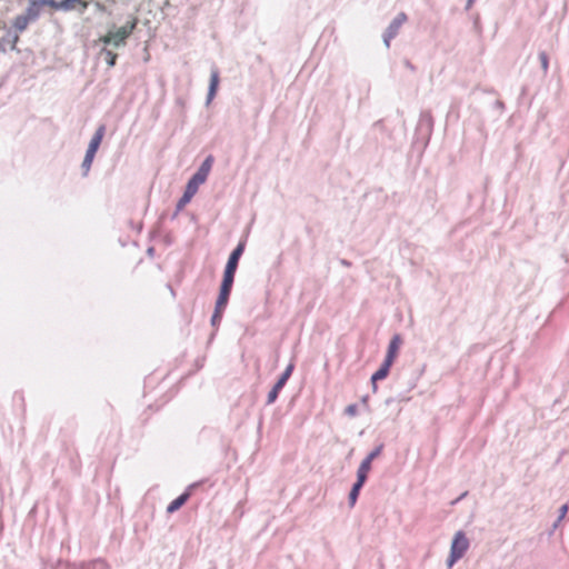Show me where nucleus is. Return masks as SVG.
<instances>
[{"instance_id": "1", "label": "nucleus", "mask_w": 569, "mask_h": 569, "mask_svg": "<svg viewBox=\"0 0 569 569\" xmlns=\"http://www.w3.org/2000/svg\"><path fill=\"white\" fill-rule=\"evenodd\" d=\"M134 28V23L131 26H123L113 31H109L106 36L101 37L100 40L104 44H112L113 47H119L124 44L127 38L131 34Z\"/></svg>"}, {"instance_id": "2", "label": "nucleus", "mask_w": 569, "mask_h": 569, "mask_svg": "<svg viewBox=\"0 0 569 569\" xmlns=\"http://www.w3.org/2000/svg\"><path fill=\"white\" fill-rule=\"evenodd\" d=\"M293 370H295V363H293V361H291L287 366L284 371L279 376L278 380L276 381V383L273 385V387L269 391L268 397H267V405H272L278 399V396H279L280 391L283 389V387L288 382V380L291 377Z\"/></svg>"}, {"instance_id": "3", "label": "nucleus", "mask_w": 569, "mask_h": 569, "mask_svg": "<svg viewBox=\"0 0 569 569\" xmlns=\"http://www.w3.org/2000/svg\"><path fill=\"white\" fill-rule=\"evenodd\" d=\"M468 548H469L468 538L466 537L463 531H458L451 541L450 551L452 553L458 555V557L462 558L465 556L466 551L468 550Z\"/></svg>"}, {"instance_id": "4", "label": "nucleus", "mask_w": 569, "mask_h": 569, "mask_svg": "<svg viewBox=\"0 0 569 569\" xmlns=\"http://www.w3.org/2000/svg\"><path fill=\"white\" fill-rule=\"evenodd\" d=\"M383 447H385L383 443H380L373 450H371L368 453V456L361 461L357 472L368 477V475L371 470L372 461L381 455Z\"/></svg>"}, {"instance_id": "5", "label": "nucleus", "mask_w": 569, "mask_h": 569, "mask_svg": "<svg viewBox=\"0 0 569 569\" xmlns=\"http://www.w3.org/2000/svg\"><path fill=\"white\" fill-rule=\"evenodd\" d=\"M198 486V483L190 485L184 492L173 499L167 507L168 513L178 511L190 498L191 491Z\"/></svg>"}, {"instance_id": "6", "label": "nucleus", "mask_w": 569, "mask_h": 569, "mask_svg": "<svg viewBox=\"0 0 569 569\" xmlns=\"http://www.w3.org/2000/svg\"><path fill=\"white\" fill-rule=\"evenodd\" d=\"M407 21V16L405 13H399L388 27L385 33V42L386 46L389 47L390 40L396 37L401 26Z\"/></svg>"}, {"instance_id": "7", "label": "nucleus", "mask_w": 569, "mask_h": 569, "mask_svg": "<svg viewBox=\"0 0 569 569\" xmlns=\"http://www.w3.org/2000/svg\"><path fill=\"white\" fill-rule=\"evenodd\" d=\"M244 248H246V241H240L237 244V247L229 254V258H228V261H227L224 268L231 269V271L236 272L238 269L239 260L244 252Z\"/></svg>"}, {"instance_id": "8", "label": "nucleus", "mask_w": 569, "mask_h": 569, "mask_svg": "<svg viewBox=\"0 0 569 569\" xmlns=\"http://www.w3.org/2000/svg\"><path fill=\"white\" fill-rule=\"evenodd\" d=\"M392 365V361L385 358L379 369L371 376V383L375 392L378 389L377 381L383 380L385 378L388 377Z\"/></svg>"}, {"instance_id": "9", "label": "nucleus", "mask_w": 569, "mask_h": 569, "mask_svg": "<svg viewBox=\"0 0 569 569\" xmlns=\"http://www.w3.org/2000/svg\"><path fill=\"white\" fill-rule=\"evenodd\" d=\"M367 479H368V477L357 472V480L352 485L351 490L348 496V502L351 508L356 505V502L359 498L360 491H361L362 487L365 486Z\"/></svg>"}, {"instance_id": "10", "label": "nucleus", "mask_w": 569, "mask_h": 569, "mask_svg": "<svg viewBox=\"0 0 569 569\" xmlns=\"http://www.w3.org/2000/svg\"><path fill=\"white\" fill-rule=\"evenodd\" d=\"M100 146L101 144H88V149H87L84 159L81 164V168L83 170V176H87V173L89 172L91 163L93 161V158H94L97 151L99 150Z\"/></svg>"}, {"instance_id": "11", "label": "nucleus", "mask_w": 569, "mask_h": 569, "mask_svg": "<svg viewBox=\"0 0 569 569\" xmlns=\"http://www.w3.org/2000/svg\"><path fill=\"white\" fill-rule=\"evenodd\" d=\"M107 563L103 559L98 558L87 562L73 563L70 569H106Z\"/></svg>"}, {"instance_id": "12", "label": "nucleus", "mask_w": 569, "mask_h": 569, "mask_svg": "<svg viewBox=\"0 0 569 569\" xmlns=\"http://www.w3.org/2000/svg\"><path fill=\"white\" fill-rule=\"evenodd\" d=\"M400 345H401L400 335H395L389 342L387 355L385 358L395 362V359L397 358Z\"/></svg>"}, {"instance_id": "13", "label": "nucleus", "mask_w": 569, "mask_h": 569, "mask_svg": "<svg viewBox=\"0 0 569 569\" xmlns=\"http://www.w3.org/2000/svg\"><path fill=\"white\" fill-rule=\"evenodd\" d=\"M213 161V156L209 154L193 174L198 176L199 178L206 181L211 171Z\"/></svg>"}, {"instance_id": "14", "label": "nucleus", "mask_w": 569, "mask_h": 569, "mask_svg": "<svg viewBox=\"0 0 569 569\" xmlns=\"http://www.w3.org/2000/svg\"><path fill=\"white\" fill-rule=\"evenodd\" d=\"M236 272L224 268L220 289L232 290Z\"/></svg>"}, {"instance_id": "15", "label": "nucleus", "mask_w": 569, "mask_h": 569, "mask_svg": "<svg viewBox=\"0 0 569 569\" xmlns=\"http://www.w3.org/2000/svg\"><path fill=\"white\" fill-rule=\"evenodd\" d=\"M203 182V179L199 178L196 174H192L186 184L184 191L191 196H194L199 189V186L202 184Z\"/></svg>"}, {"instance_id": "16", "label": "nucleus", "mask_w": 569, "mask_h": 569, "mask_svg": "<svg viewBox=\"0 0 569 569\" xmlns=\"http://www.w3.org/2000/svg\"><path fill=\"white\" fill-rule=\"evenodd\" d=\"M230 295H231L230 290H226V289H220L219 288V295H218V298L216 300L214 308H217L218 310L220 309V310L224 311L227 306H228Z\"/></svg>"}, {"instance_id": "17", "label": "nucleus", "mask_w": 569, "mask_h": 569, "mask_svg": "<svg viewBox=\"0 0 569 569\" xmlns=\"http://www.w3.org/2000/svg\"><path fill=\"white\" fill-rule=\"evenodd\" d=\"M218 86H219V73H218V71H212L211 77H210L208 101H210L214 97Z\"/></svg>"}, {"instance_id": "18", "label": "nucleus", "mask_w": 569, "mask_h": 569, "mask_svg": "<svg viewBox=\"0 0 569 569\" xmlns=\"http://www.w3.org/2000/svg\"><path fill=\"white\" fill-rule=\"evenodd\" d=\"M193 196L189 194L188 192L183 191V194L181 196V198L178 200L176 207H177V212H180L192 199Z\"/></svg>"}, {"instance_id": "19", "label": "nucleus", "mask_w": 569, "mask_h": 569, "mask_svg": "<svg viewBox=\"0 0 569 569\" xmlns=\"http://www.w3.org/2000/svg\"><path fill=\"white\" fill-rule=\"evenodd\" d=\"M223 310H218L217 308H214L213 310V313L211 316V319H210V323L213 328H218L221 320H222V316H223Z\"/></svg>"}, {"instance_id": "20", "label": "nucleus", "mask_w": 569, "mask_h": 569, "mask_svg": "<svg viewBox=\"0 0 569 569\" xmlns=\"http://www.w3.org/2000/svg\"><path fill=\"white\" fill-rule=\"evenodd\" d=\"M102 54L104 56V60L108 63L109 67H113L117 61V53L112 52L111 50L103 49Z\"/></svg>"}, {"instance_id": "21", "label": "nucleus", "mask_w": 569, "mask_h": 569, "mask_svg": "<svg viewBox=\"0 0 569 569\" xmlns=\"http://www.w3.org/2000/svg\"><path fill=\"white\" fill-rule=\"evenodd\" d=\"M461 557H458V555L449 552V556L447 558V566L451 568L458 560H460Z\"/></svg>"}, {"instance_id": "22", "label": "nucleus", "mask_w": 569, "mask_h": 569, "mask_svg": "<svg viewBox=\"0 0 569 569\" xmlns=\"http://www.w3.org/2000/svg\"><path fill=\"white\" fill-rule=\"evenodd\" d=\"M568 505H562L560 508H559V516H558V519L555 523V526H557L558 522H560L567 515L568 512Z\"/></svg>"}, {"instance_id": "23", "label": "nucleus", "mask_w": 569, "mask_h": 569, "mask_svg": "<svg viewBox=\"0 0 569 569\" xmlns=\"http://www.w3.org/2000/svg\"><path fill=\"white\" fill-rule=\"evenodd\" d=\"M357 411H358L357 405H353V403L347 406L345 409L346 415L351 416V417L356 416Z\"/></svg>"}, {"instance_id": "24", "label": "nucleus", "mask_w": 569, "mask_h": 569, "mask_svg": "<svg viewBox=\"0 0 569 569\" xmlns=\"http://www.w3.org/2000/svg\"><path fill=\"white\" fill-rule=\"evenodd\" d=\"M539 59H540V62H541V66H542V69L545 71H547L548 69V56L545 53V52H541L539 54Z\"/></svg>"}, {"instance_id": "25", "label": "nucleus", "mask_w": 569, "mask_h": 569, "mask_svg": "<svg viewBox=\"0 0 569 569\" xmlns=\"http://www.w3.org/2000/svg\"><path fill=\"white\" fill-rule=\"evenodd\" d=\"M468 495V491L462 492L456 500L452 501V505L458 503L460 500H462Z\"/></svg>"}, {"instance_id": "26", "label": "nucleus", "mask_w": 569, "mask_h": 569, "mask_svg": "<svg viewBox=\"0 0 569 569\" xmlns=\"http://www.w3.org/2000/svg\"><path fill=\"white\" fill-rule=\"evenodd\" d=\"M340 263H341L342 266H345V267H350V266H351V262H350V261H348V260H346V259H341V260H340Z\"/></svg>"}, {"instance_id": "27", "label": "nucleus", "mask_w": 569, "mask_h": 569, "mask_svg": "<svg viewBox=\"0 0 569 569\" xmlns=\"http://www.w3.org/2000/svg\"><path fill=\"white\" fill-rule=\"evenodd\" d=\"M101 134H97L93 139H92V143H96V142H99L101 140Z\"/></svg>"}, {"instance_id": "28", "label": "nucleus", "mask_w": 569, "mask_h": 569, "mask_svg": "<svg viewBox=\"0 0 569 569\" xmlns=\"http://www.w3.org/2000/svg\"><path fill=\"white\" fill-rule=\"evenodd\" d=\"M179 212H177V209L174 210V212L171 214V220H174L177 217H178Z\"/></svg>"}, {"instance_id": "29", "label": "nucleus", "mask_w": 569, "mask_h": 569, "mask_svg": "<svg viewBox=\"0 0 569 569\" xmlns=\"http://www.w3.org/2000/svg\"><path fill=\"white\" fill-rule=\"evenodd\" d=\"M152 252H153V248H149L148 253H152Z\"/></svg>"}, {"instance_id": "30", "label": "nucleus", "mask_w": 569, "mask_h": 569, "mask_svg": "<svg viewBox=\"0 0 569 569\" xmlns=\"http://www.w3.org/2000/svg\"><path fill=\"white\" fill-rule=\"evenodd\" d=\"M367 400H368V396H366V397H363V398H362V401H363V402H367Z\"/></svg>"}, {"instance_id": "31", "label": "nucleus", "mask_w": 569, "mask_h": 569, "mask_svg": "<svg viewBox=\"0 0 569 569\" xmlns=\"http://www.w3.org/2000/svg\"><path fill=\"white\" fill-rule=\"evenodd\" d=\"M473 0H469V3H471Z\"/></svg>"}]
</instances>
